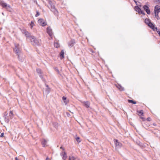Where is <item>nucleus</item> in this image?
Segmentation results:
<instances>
[{"instance_id": "1", "label": "nucleus", "mask_w": 160, "mask_h": 160, "mask_svg": "<svg viewBox=\"0 0 160 160\" xmlns=\"http://www.w3.org/2000/svg\"><path fill=\"white\" fill-rule=\"evenodd\" d=\"M28 38L30 40L32 44L34 46L39 45L41 43V40L36 38L33 36L31 35Z\"/></svg>"}, {"instance_id": "23", "label": "nucleus", "mask_w": 160, "mask_h": 160, "mask_svg": "<svg viewBox=\"0 0 160 160\" xmlns=\"http://www.w3.org/2000/svg\"><path fill=\"white\" fill-rule=\"evenodd\" d=\"M13 116V113L12 112V111H10L9 113V118L11 119L12 118Z\"/></svg>"}, {"instance_id": "12", "label": "nucleus", "mask_w": 160, "mask_h": 160, "mask_svg": "<svg viewBox=\"0 0 160 160\" xmlns=\"http://www.w3.org/2000/svg\"><path fill=\"white\" fill-rule=\"evenodd\" d=\"M115 143L116 147L118 148L121 147L122 145V144L119 142L117 140H114Z\"/></svg>"}, {"instance_id": "28", "label": "nucleus", "mask_w": 160, "mask_h": 160, "mask_svg": "<svg viewBox=\"0 0 160 160\" xmlns=\"http://www.w3.org/2000/svg\"><path fill=\"white\" fill-rule=\"evenodd\" d=\"M75 158L73 156H70L69 158V160H75Z\"/></svg>"}, {"instance_id": "7", "label": "nucleus", "mask_w": 160, "mask_h": 160, "mask_svg": "<svg viewBox=\"0 0 160 160\" xmlns=\"http://www.w3.org/2000/svg\"><path fill=\"white\" fill-rule=\"evenodd\" d=\"M52 8H51V10L53 12L55 15L57 16L58 13V11L55 8L54 6H52Z\"/></svg>"}, {"instance_id": "37", "label": "nucleus", "mask_w": 160, "mask_h": 160, "mask_svg": "<svg viewBox=\"0 0 160 160\" xmlns=\"http://www.w3.org/2000/svg\"><path fill=\"white\" fill-rule=\"evenodd\" d=\"M3 136H4V133H2L0 135V137H2Z\"/></svg>"}, {"instance_id": "35", "label": "nucleus", "mask_w": 160, "mask_h": 160, "mask_svg": "<svg viewBox=\"0 0 160 160\" xmlns=\"http://www.w3.org/2000/svg\"><path fill=\"white\" fill-rule=\"evenodd\" d=\"M62 99L64 101L66 99V98L63 96L62 97Z\"/></svg>"}, {"instance_id": "31", "label": "nucleus", "mask_w": 160, "mask_h": 160, "mask_svg": "<svg viewBox=\"0 0 160 160\" xmlns=\"http://www.w3.org/2000/svg\"><path fill=\"white\" fill-rule=\"evenodd\" d=\"M155 31H156L158 33L159 35H160V29H158L157 28V30L155 29Z\"/></svg>"}, {"instance_id": "3", "label": "nucleus", "mask_w": 160, "mask_h": 160, "mask_svg": "<svg viewBox=\"0 0 160 160\" xmlns=\"http://www.w3.org/2000/svg\"><path fill=\"white\" fill-rule=\"evenodd\" d=\"M0 5L3 8H5L8 10L11 11V8L10 6L5 3L3 1L0 2Z\"/></svg>"}, {"instance_id": "22", "label": "nucleus", "mask_w": 160, "mask_h": 160, "mask_svg": "<svg viewBox=\"0 0 160 160\" xmlns=\"http://www.w3.org/2000/svg\"><path fill=\"white\" fill-rule=\"evenodd\" d=\"M62 155L63 156L62 158L64 160H65L66 158V153L65 152H62Z\"/></svg>"}, {"instance_id": "8", "label": "nucleus", "mask_w": 160, "mask_h": 160, "mask_svg": "<svg viewBox=\"0 0 160 160\" xmlns=\"http://www.w3.org/2000/svg\"><path fill=\"white\" fill-rule=\"evenodd\" d=\"M52 8H51V10L53 12L55 15L57 16L58 13V11L55 8L54 6H52Z\"/></svg>"}, {"instance_id": "16", "label": "nucleus", "mask_w": 160, "mask_h": 160, "mask_svg": "<svg viewBox=\"0 0 160 160\" xmlns=\"http://www.w3.org/2000/svg\"><path fill=\"white\" fill-rule=\"evenodd\" d=\"M82 102L84 104V106L87 108H88L89 107L90 102L88 101H84Z\"/></svg>"}, {"instance_id": "43", "label": "nucleus", "mask_w": 160, "mask_h": 160, "mask_svg": "<svg viewBox=\"0 0 160 160\" xmlns=\"http://www.w3.org/2000/svg\"><path fill=\"white\" fill-rule=\"evenodd\" d=\"M15 160H18V158L17 157L15 158Z\"/></svg>"}, {"instance_id": "44", "label": "nucleus", "mask_w": 160, "mask_h": 160, "mask_svg": "<svg viewBox=\"0 0 160 160\" xmlns=\"http://www.w3.org/2000/svg\"><path fill=\"white\" fill-rule=\"evenodd\" d=\"M60 148H61L63 150H64V149L62 148V147H61Z\"/></svg>"}, {"instance_id": "5", "label": "nucleus", "mask_w": 160, "mask_h": 160, "mask_svg": "<svg viewBox=\"0 0 160 160\" xmlns=\"http://www.w3.org/2000/svg\"><path fill=\"white\" fill-rule=\"evenodd\" d=\"M135 9L136 11L138 12L139 13L142 14L143 15H145V13L144 11L142 10L138 6H136L135 7Z\"/></svg>"}, {"instance_id": "27", "label": "nucleus", "mask_w": 160, "mask_h": 160, "mask_svg": "<svg viewBox=\"0 0 160 160\" xmlns=\"http://www.w3.org/2000/svg\"><path fill=\"white\" fill-rule=\"evenodd\" d=\"M54 46L56 48H58L59 47V44L58 42H55L54 43Z\"/></svg>"}, {"instance_id": "26", "label": "nucleus", "mask_w": 160, "mask_h": 160, "mask_svg": "<svg viewBox=\"0 0 160 160\" xmlns=\"http://www.w3.org/2000/svg\"><path fill=\"white\" fill-rule=\"evenodd\" d=\"M128 102L129 103H131L134 104L136 103V102L135 101H133L132 100H131L128 99Z\"/></svg>"}, {"instance_id": "11", "label": "nucleus", "mask_w": 160, "mask_h": 160, "mask_svg": "<svg viewBox=\"0 0 160 160\" xmlns=\"http://www.w3.org/2000/svg\"><path fill=\"white\" fill-rule=\"evenodd\" d=\"M149 27H150L152 29L153 31H155V29L157 30V28L155 27L154 25L153 24L152 22L149 23L148 25Z\"/></svg>"}, {"instance_id": "34", "label": "nucleus", "mask_w": 160, "mask_h": 160, "mask_svg": "<svg viewBox=\"0 0 160 160\" xmlns=\"http://www.w3.org/2000/svg\"><path fill=\"white\" fill-rule=\"evenodd\" d=\"M39 15H40L39 13L38 12V11H37V13L35 15V17H37L38 16H39Z\"/></svg>"}, {"instance_id": "21", "label": "nucleus", "mask_w": 160, "mask_h": 160, "mask_svg": "<svg viewBox=\"0 0 160 160\" xmlns=\"http://www.w3.org/2000/svg\"><path fill=\"white\" fill-rule=\"evenodd\" d=\"M47 2L48 3H49L50 5V8H52V6H54V5L52 3V2L50 0H47Z\"/></svg>"}, {"instance_id": "30", "label": "nucleus", "mask_w": 160, "mask_h": 160, "mask_svg": "<svg viewBox=\"0 0 160 160\" xmlns=\"http://www.w3.org/2000/svg\"><path fill=\"white\" fill-rule=\"evenodd\" d=\"M37 72L38 73L40 74L41 73V70L40 69H37Z\"/></svg>"}, {"instance_id": "42", "label": "nucleus", "mask_w": 160, "mask_h": 160, "mask_svg": "<svg viewBox=\"0 0 160 160\" xmlns=\"http://www.w3.org/2000/svg\"><path fill=\"white\" fill-rule=\"evenodd\" d=\"M55 126H56V128H57L58 126V124L57 123H55Z\"/></svg>"}, {"instance_id": "18", "label": "nucleus", "mask_w": 160, "mask_h": 160, "mask_svg": "<svg viewBox=\"0 0 160 160\" xmlns=\"http://www.w3.org/2000/svg\"><path fill=\"white\" fill-rule=\"evenodd\" d=\"M116 87L120 90V91H123L124 90V88L122 87L120 85L118 84L116 85Z\"/></svg>"}, {"instance_id": "13", "label": "nucleus", "mask_w": 160, "mask_h": 160, "mask_svg": "<svg viewBox=\"0 0 160 160\" xmlns=\"http://www.w3.org/2000/svg\"><path fill=\"white\" fill-rule=\"evenodd\" d=\"M7 113L6 112L4 113V115H3V118L4 119V121H5V122L8 123L9 122V118L7 117Z\"/></svg>"}, {"instance_id": "29", "label": "nucleus", "mask_w": 160, "mask_h": 160, "mask_svg": "<svg viewBox=\"0 0 160 160\" xmlns=\"http://www.w3.org/2000/svg\"><path fill=\"white\" fill-rule=\"evenodd\" d=\"M29 24L30 26H31V28H32L33 27V25L34 24L33 22L32 21L31 22V23H30Z\"/></svg>"}, {"instance_id": "41", "label": "nucleus", "mask_w": 160, "mask_h": 160, "mask_svg": "<svg viewBox=\"0 0 160 160\" xmlns=\"http://www.w3.org/2000/svg\"><path fill=\"white\" fill-rule=\"evenodd\" d=\"M40 77L42 79V75H40Z\"/></svg>"}, {"instance_id": "4", "label": "nucleus", "mask_w": 160, "mask_h": 160, "mask_svg": "<svg viewBox=\"0 0 160 160\" xmlns=\"http://www.w3.org/2000/svg\"><path fill=\"white\" fill-rule=\"evenodd\" d=\"M15 48L14 49V51L15 52L18 56V58H19V54H20V50L19 46L18 44H15Z\"/></svg>"}, {"instance_id": "19", "label": "nucleus", "mask_w": 160, "mask_h": 160, "mask_svg": "<svg viewBox=\"0 0 160 160\" xmlns=\"http://www.w3.org/2000/svg\"><path fill=\"white\" fill-rule=\"evenodd\" d=\"M145 23L147 25H148V24H149L151 22L150 20L148 18H146L145 20Z\"/></svg>"}, {"instance_id": "45", "label": "nucleus", "mask_w": 160, "mask_h": 160, "mask_svg": "<svg viewBox=\"0 0 160 160\" xmlns=\"http://www.w3.org/2000/svg\"><path fill=\"white\" fill-rule=\"evenodd\" d=\"M34 2H36V0H34Z\"/></svg>"}, {"instance_id": "46", "label": "nucleus", "mask_w": 160, "mask_h": 160, "mask_svg": "<svg viewBox=\"0 0 160 160\" xmlns=\"http://www.w3.org/2000/svg\"><path fill=\"white\" fill-rule=\"evenodd\" d=\"M159 36H160V35H159Z\"/></svg>"}, {"instance_id": "38", "label": "nucleus", "mask_w": 160, "mask_h": 160, "mask_svg": "<svg viewBox=\"0 0 160 160\" xmlns=\"http://www.w3.org/2000/svg\"><path fill=\"white\" fill-rule=\"evenodd\" d=\"M66 113L68 116L69 117L70 116V114L69 113L67 112Z\"/></svg>"}, {"instance_id": "14", "label": "nucleus", "mask_w": 160, "mask_h": 160, "mask_svg": "<svg viewBox=\"0 0 160 160\" xmlns=\"http://www.w3.org/2000/svg\"><path fill=\"white\" fill-rule=\"evenodd\" d=\"M22 32L24 34L26 37H28V38L29 37V36H31L30 35V34L29 32L25 30H23L22 31Z\"/></svg>"}, {"instance_id": "40", "label": "nucleus", "mask_w": 160, "mask_h": 160, "mask_svg": "<svg viewBox=\"0 0 160 160\" xmlns=\"http://www.w3.org/2000/svg\"><path fill=\"white\" fill-rule=\"evenodd\" d=\"M134 1L136 3V5H137V2L135 0H134Z\"/></svg>"}, {"instance_id": "6", "label": "nucleus", "mask_w": 160, "mask_h": 160, "mask_svg": "<svg viewBox=\"0 0 160 160\" xmlns=\"http://www.w3.org/2000/svg\"><path fill=\"white\" fill-rule=\"evenodd\" d=\"M38 23L42 26H45L47 24L42 19H40L38 21Z\"/></svg>"}, {"instance_id": "33", "label": "nucleus", "mask_w": 160, "mask_h": 160, "mask_svg": "<svg viewBox=\"0 0 160 160\" xmlns=\"http://www.w3.org/2000/svg\"><path fill=\"white\" fill-rule=\"evenodd\" d=\"M155 1L157 2V4H160V0H155Z\"/></svg>"}, {"instance_id": "25", "label": "nucleus", "mask_w": 160, "mask_h": 160, "mask_svg": "<svg viewBox=\"0 0 160 160\" xmlns=\"http://www.w3.org/2000/svg\"><path fill=\"white\" fill-rule=\"evenodd\" d=\"M137 112H138V115L140 116L142 115L143 114V112L142 110L138 111Z\"/></svg>"}, {"instance_id": "10", "label": "nucleus", "mask_w": 160, "mask_h": 160, "mask_svg": "<svg viewBox=\"0 0 160 160\" xmlns=\"http://www.w3.org/2000/svg\"><path fill=\"white\" fill-rule=\"evenodd\" d=\"M47 32L49 36L51 37L52 38V30L51 28L50 27H48L47 28Z\"/></svg>"}, {"instance_id": "9", "label": "nucleus", "mask_w": 160, "mask_h": 160, "mask_svg": "<svg viewBox=\"0 0 160 160\" xmlns=\"http://www.w3.org/2000/svg\"><path fill=\"white\" fill-rule=\"evenodd\" d=\"M143 8L148 14H150L151 12L150 10L149 9L147 5H144L143 6Z\"/></svg>"}, {"instance_id": "36", "label": "nucleus", "mask_w": 160, "mask_h": 160, "mask_svg": "<svg viewBox=\"0 0 160 160\" xmlns=\"http://www.w3.org/2000/svg\"><path fill=\"white\" fill-rule=\"evenodd\" d=\"M147 120L148 121H150L151 120V119L150 118H147Z\"/></svg>"}, {"instance_id": "15", "label": "nucleus", "mask_w": 160, "mask_h": 160, "mask_svg": "<svg viewBox=\"0 0 160 160\" xmlns=\"http://www.w3.org/2000/svg\"><path fill=\"white\" fill-rule=\"evenodd\" d=\"M50 92V88H49L48 85H46V88L45 91V92L47 94H48Z\"/></svg>"}, {"instance_id": "24", "label": "nucleus", "mask_w": 160, "mask_h": 160, "mask_svg": "<svg viewBox=\"0 0 160 160\" xmlns=\"http://www.w3.org/2000/svg\"><path fill=\"white\" fill-rule=\"evenodd\" d=\"M42 143L43 147H44L45 146L46 143V141L44 139L42 142Z\"/></svg>"}, {"instance_id": "39", "label": "nucleus", "mask_w": 160, "mask_h": 160, "mask_svg": "<svg viewBox=\"0 0 160 160\" xmlns=\"http://www.w3.org/2000/svg\"><path fill=\"white\" fill-rule=\"evenodd\" d=\"M46 160H51L49 158H48V157H47L46 159Z\"/></svg>"}, {"instance_id": "17", "label": "nucleus", "mask_w": 160, "mask_h": 160, "mask_svg": "<svg viewBox=\"0 0 160 160\" xmlns=\"http://www.w3.org/2000/svg\"><path fill=\"white\" fill-rule=\"evenodd\" d=\"M75 43V40L74 39H72L69 42L68 46L70 47H72Z\"/></svg>"}, {"instance_id": "20", "label": "nucleus", "mask_w": 160, "mask_h": 160, "mask_svg": "<svg viewBox=\"0 0 160 160\" xmlns=\"http://www.w3.org/2000/svg\"><path fill=\"white\" fill-rule=\"evenodd\" d=\"M64 52L63 50L61 51L60 53V56L61 57V59H62L64 58Z\"/></svg>"}, {"instance_id": "32", "label": "nucleus", "mask_w": 160, "mask_h": 160, "mask_svg": "<svg viewBox=\"0 0 160 160\" xmlns=\"http://www.w3.org/2000/svg\"><path fill=\"white\" fill-rule=\"evenodd\" d=\"M76 139L78 142H80V141H79L80 138L79 137H78L76 138Z\"/></svg>"}, {"instance_id": "2", "label": "nucleus", "mask_w": 160, "mask_h": 160, "mask_svg": "<svg viewBox=\"0 0 160 160\" xmlns=\"http://www.w3.org/2000/svg\"><path fill=\"white\" fill-rule=\"evenodd\" d=\"M154 14L157 20L160 19L158 16V13L160 12V6L158 5H156L154 8Z\"/></svg>"}]
</instances>
